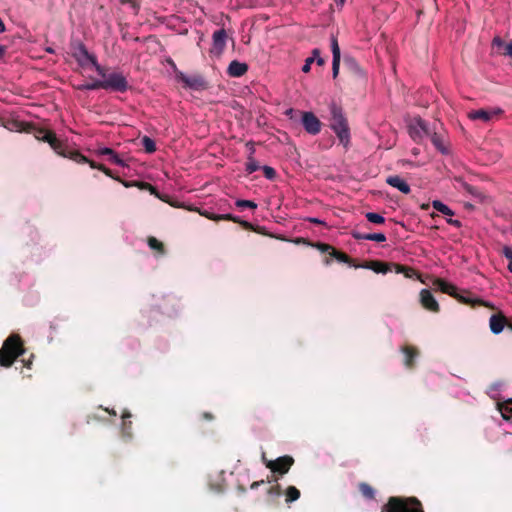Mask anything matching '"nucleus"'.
<instances>
[{"mask_svg": "<svg viewBox=\"0 0 512 512\" xmlns=\"http://www.w3.org/2000/svg\"><path fill=\"white\" fill-rule=\"evenodd\" d=\"M39 140H43L45 142H48L52 149H54L55 152H57L60 155H63L65 157H69L70 159L74 160L77 163H89L91 168L101 170L104 172L107 176L113 177L111 174V171L107 169L105 166L96 164L93 161H89L84 155L80 154L79 152H69V154H66L62 150L61 143L57 140L54 134L48 131L40 130L38 132V135L36 136Z\"/></svg>", "mask_w": 512, "mask_h": 512, "instance_id": "nucleus-1", "label": "nucleus"}, {"mask_svg": "<svg viewBox=\"0 0 512 512\" xmlns=\"http://www.w3.org/2000/svg\"><path fill=\"white\" fill-rule=\"evenodd\" d=\"M24 353L22 342L18 335L9 336L0 350V365L9 367L14 360Z\"/></svg>", "mask_w": 512, "mask_h": 512, "instance_id": "nucleus-2", "label": "nucleus"}, {"mask_svg": "<svg viewBox=\"0 0 512 512\" xmlns=\"http://www.w3.org/2000/svg\"><path fill=\"white\" fill-rule=\"evenodd\" d=\"M331 115V129L335 132L341 144H343L344 147H347L350 142V130L347 120L342 111L336 106L332 107Z\"/></svg>", "mask_w": 512, "mask_h": 512, "instance_id": "nucleus-3", "label": "nucleus"}, {"mask_svg": "<svg viewBox=\"0 0 512 512\" xmlns=\"http://www.w3.org/2000/svg\"><path fill=\"white\" fill-rule=\"evenodd\" d=\"M386 512H423V509L420 502L414 498H390L386 505Z\"/></svg>", "mask_w": 512, "mask_h": 512, "instance_id": "nucleus-4", "label": "nucleus"}, {"mask_svg": "<svg viewBox=\"0 0 512 512\" xmlns=\"http://www.w3.org/2000/svg\"><path fill=\"white\" fill-rule=\"evenodd\" d=\"M73 57L80 66L85 67L91 64L99 76H105L104 68L97 62L96 57L88 52L83 44L77 45L73 52Z\"/></svg>", "mask_w": 512, "mask_h": 512, "instance_id": "nucleus-5", "label": "nucleus"}, {"mask_svg": "<svg viewBox=\"0 0 512 512\" xmlns=\"http://www.w3.org/2000/svg\"><path fill=\"white\" fill-rule=\"evenodd\" d=\"M102 89L116 92H125L128 89V82L122 73L113 72L101 76Z\"/></svg>", "mask_w": 512, "mask_h": 512, "instance_id": "nucleus-6", "label": "nucleus"}, {"mask_svg": "<svg viewBox=\"0 0 512 512\" xmlns=\"http://www.w3.org/2000/svg\"><path fill=\"white\" fill-rule=\"evenodd\" d=\"M409 134L415 141H421L430 135V130L421 118H414L409 124Z\"/></svg>", "mask_w": 512, "mask_h": 512, "instance_id": "nucleus-7", "label": "nucleus"}, {"mask_svg": "<svg viewBox=\"0 0 512 512\" xmlns=\"http://www.w3.org/2000/svg\"><path fill=\"white\" fill-rule=\"evenodd\" d=\"M176 79L184 84L185 88L202 90L205 88V81L200 75H187L181 71L176 72Z\"/></svg>", "mask_w": 512, "mask_h": 512, "instance_id": "nucleus-8", "label": "nucleus"}, {"mask_svg": "<svg viewBox=\"0 0 512 512\" xmlns=\"http://www.w3.org/2000/svg\"><path fill=\"white\" fill-rule=\"evenodd\" d=\"M227 38L228 36L225 29L215 31L212 35V47L210 49V53L215 56L222 55L226 46Z\"/></svg>", "mask_w": 512, "mask_h": 512, "instance_id": "nucleus-9", "label": "nucleus"}, {"mask_svg": "<svg viewBox=\"0 0 512 512\" xmlns=\"http://www.w3.org/2000/svg\"><path fill=\"white\" fill-rule=\"evenodd\" d=\"M301 123L305 131L311 135H317L321 131V122L312 112H303Z\"/></svg>", "mask_w": 512, "mask_h": 512, "instance_id": "nucleus-10", "label": "nucleus"}, {"mask_svg": "<svg viewBox=\"0 0 512 512\" xmlns=\"http://www.w3.org/2000/svg\"><path fill=\"white\" fill-rule=\"evenodd\" d=\"M503 114V109L499 107H495L489 110L479 109L474 110L468 113V117L470 120H481L485 123L491 121L494 117Z\"/></svg>", "mask_w": 512, "mask_h": 512, "instance_id": "nucleus-11", "label": "nucleus"}, {"mask_svg": "<svg viewBox=\"0 0 512 512\" xmlns=\"http://www.w3.org/2000/svg\"><path fill=\"white\" fill-rule=\"evenodd\" d=\"M263 460L266 466L273 472H279L281 474L287 473L293 463V459L289 456L279 457L275 461H267L263 456Z\"/></svg>", "mask_w": 512, "mask_h": 512, "instance_id": "nucleus-12", "label": "nucleus"}, {"mask_svg": "<svg viewBox=\"0 0 512 512\" xmlns=\"http://www.w3.org/2000/svg\"><path fill=\"white\" fill-rule=\"evenodd\" d=\"M434 285L439 289L441 292L446 293L450 296L459 298L464 303H470L472 300L470 298L459 296L457 293V287L445 280L442 279H436L434 281Z\"/></svg>", "mask_w": 512, "mask_h": 512, "instance_id": "nucleus-13", "label": "nucleus"}, {"mask_svg": "<svg viewBox=\"0 0 512 512\" xmlns=\"http://www.w3.org/2000/svg\"><path fill=\"white\" fill-rule=\"evenodd\" d=\"M330 42L332 51V76L335 79L339 74L341 52L336 36L332 35Z\"/></svg>", "mask_w": 512, "mask_h": 512, "instance_id": "nucleus-14", "label": "nucleus"}, {"mask_svg": "<svg viewBox=\"0 0 512 512\" xmlns=\"http://www.w3.org/2000/svg\"><path fill=\"white\" fill-rule=\"evenodd\" d=\"M420 302L422 306L432 312H437L439 310V304L432 295V293L427 289H422L420 292Z\"/></svg>", "mask_w": 512, "mask_h": 512, "instance_id": "nucleus-15", "label": "nucleus"}, {"mask_svg": "<svg viewBox=\"0 0 512 512\" xmlns=\"http://www.w3.org/2000/svg\"><path fill=\"white\" fill-rule=\"evenodd\" d=\"M248 71V65L237 60H233L227 69V73L231 77H241Z\"/></svg>", "mask_w": 512, "mask_h": 512, "instance_id": "nucleus-16", "label": "nucleus"}, {"mask_svg": "<svg viewBox=\"0 0 512 512\" xmlns=\"http://www.w3.org/2000/svg\"><path fill=\"white\" fill-rule=\"evenodd\" d=\"M351 234L356 240H369L375 242L386 241V235L384 233H360L358 231H352Z\"/></svg>", "mask_w": 512, "mask_h": 512, "instance_id": "nucleus-17", "label": "nucleus"}, {"mask_svg": "<svg viewBox=\"0 0 512 512\" xmlns=\"http://www.w3.org/2000/svg\"><path fill=\"white\" fill-rule=\"evenodd\" d=\"M386 182L398 189L400 192L404 193V194H408L410 192V186L408 185V183L402 179L400 176H389L387 179H386Z\"/></svg>", "mask_w": 512, "mask_h": 512, "instance_id": "nucleus-18", "label": "nucleus"}, {"mask_svg": "<svg viewBox=\"0 0 512 512\" xmlns=\"http://www.w3.org/2000/svg\"><path fill=\"white\" fill-rule=\"evenodd\" d=\"M96 155L102 156L107 155L111 162L119 166H125V162L111 149L108 147L99 148L95 151Z\"/></svg>", "mask_w": 512, "mask_h": 512, "instance_id": "nucleus-19", "label": "nucleus"}, {"mask_svg": "<svg viewBox=\"0 0 512 512\" xmlns=\"http://www.w3.org/2000/svg\"><path fill=\"white\" fill-rule=\"evenodd\" d=\"M497 407L503 419L512 420V399H507L504 402H497Z\"/></svg>", "mask_w": 512, "mask_h": 512, "instance_id": "nucleus-20", "label": "nucleus"}, {"mask_svg": "<svg viewBox=\"0 0 512 512\" xmlns=\"http://www.w3.org/2000/svg\"><path fill=\"white\" fill-rule=\"evenodd\" d=\"M199 213L202 216H205L208 219L215 220V221H217V220H231V221L236 222V223L240 222L238 217H235V216H233L231 214L216 215V214L208 212L207 210L200 211Z\"/></svg>", "mask_w": 512, "mask_h": 512, "instance_id": "nucleus-21", "label": "nucleus"}, {"mask_svg": "<svg viewBox=\"0 0 512 512\" xmlns=\"http://www.w3.org/2000/svg\"><path fill=\"white\" fill-rule=\"evenodd\" d=\"M489 325L492 333L500 334L504 329V319L493 315L490 317Z\"/></svg>", "mask_w": 512, "mask_h": 512, "instance_id": "nucleus-22", "label": "nucleus"}, {"mask_svg": "<svg viewBox=\"0 0 512 512\" xmlns=\"http://www.w3.org/2000/svg\"><path fill=\"white\" fill-rule=\"evenodd\" d=\"M432 206L435 210L446 216H453L454 212L444 203L439 200H434Z\"/></svg>", "mask_w": 512, "mask_h": 512, "instance_id": "nucleus-23", "label": "nucleus"}, {"mask_svg": "<svg viewBox=\"0 0 512 512\" xmlns=\"http://www.w3.org/2000/svg\"><path fill=\"white\" fill-rule=\"evenodd\" d=\"M78 90H98L102 89L101 79L92 82L83 83L77 86Z\"/></svg>", "mask_w": 512, "mask_h": 512, "instance_id": "nucleus-24", "label": "nucleus"}, {"mask_svg": "<svg viewBox=\"0 0 512 512\" xmlns=\"http://www.w3.org/2000/svg\"><path fill=\"white\" fill-rule=\"evenodd\" d=\"M365 268L372 269L376 273L386 274L389 271L387 265L380 262H371L369 265H365Z\"/></svg>", "mask_w": 512, "mask_h": 512, "instance_id": "nucleus-25", "label": "nucleus"}, {"mask_svg": "<svg viewBox=\"0 0 512 512\" xmlns=\"http://www.w3.org/2000/svg\"><path fill=\"white\" fill-rule=\"evenodd\" d=\"M142 146L147 153H153L156 151V144L153 139L148 136H144L141 140Z\"/></svg>", "mask_w": 512, "mask_h": 512, "instance_id": "nucleus-26", "label": "nucleus"}, {"mask_svg": "<svg viewBox=\"0 0 512 512\" xmlns=\"http://www.w3.org/2000/svg\"><path fill=\"white\" fill-rule=\"evenodd\" d=\"M300 497V491L294 487L289 486L286 491V502H293L299 499Z\"/></svg>", "mask_w": 512, "mask_h": 512, "instance_id": "nucleus-27", "label": "nucleus"}, {"mask_svg": "<svg viewBox=\"0 0 512 512\" xmlns=\"http://www.w3.org/2000/svg\"><path fill=\"white\" fill-rule=\"evenodd\" d=\"M429 136H431V141L432 143L434 144V146L443 154L447 153V149L445 148V146L443 145V141L441 139V137L439 135H437L436 133H433V134H430Z\"/></svg>", "mask_w": 512, "mask_h": 512, "instance_id": "nucleus-28", "label": "nucleus"}, {"mask_svg": "<svg viewBox=\"0 0 512 512\" xmlns=\"http://www.w3.org/2000/svg\"><path fill=\"white\" fill-rule=\"evenodd\" d=\"M365 217L370 223L373 224H383L385 222V218L378 213L367 212Z\"/></svg>", "mask_w": 512, "mask_h": 512, "instance_id": "nucleus-29", "label": "nucleus"}, {"mask_svg": "<svg viewBox=\"0 0 512 512\" xmlns=\"http://www.w3.org/2000/svg\"><path fill=\"white\" fill-rule=\"evenodd\" d=\"M402 351L405 354V365L410 366L412 358L417 356V352L411 347H403Z\"/></svg>", "mask_w": 512, "mask_h": 512, "instance_id": "nucleus-30", "label": "nucleus"}, {"mask_svg": "<svg viewBox=\"0 0 512 512\" xmlns=\"http://www.w3.org/2000/svg\"><path fill=\"white\" fill-rule=\"evenodd\" d=\"M260 169L258 162L252 156H248L246 163V171L251 174Z\"/></svg>", "mask_w": 512, "mask_h": 512, "instance_id": "nucleus-31", "label": "nucleus"}, {"mask_svg": "<svg viewBox=\"0 0 512 512\" xmlns=\"http://www.w3.org/2000/svg\"><path fill=\"white\" fill-rule=\"evenodd\" d=\"M235 205L238 207V208H251V209H255L257 208V204L253 201H250V200H237L235 202Z\"/></svg>", "mask_w": 512, "mask_h": 512, "instance_id": "nucleus-32", "label": "nucleus"}, {"mask_svg": "<svg viewBox=\"0 0 512 512\" xmlns=\"http://www.w3.org/2000/svg\"><path fill=\"white\" fill-rule=\"evenodd\" d=\"M503 255L509 260L507 269L510 273H512V248L509 246H504L502 249Z\"/></svg>", "mask_w": 512, "mask_h": 512, "instance_id": "nucleus-33", "label": "nucleus"}, {"mask_svg": "<svg viewBox=\"0 0 512 512\" xmlns=\"http://www.w3.org/2000/svg\"><path fill=\"white\" fill-rule=\"evenodd\" d=\"M360 491L362 492V494L366 497V498H373L374 496V490L366 483H361L360 486Z\"/></svg>", "mask_w": 512, "mask_h": 512, "instance_id": "nucleus-34", "label": "nucleus"}, {"mask_svg": "<svg viewBox=\"0 0 512 512\" xmlns=\"http://www.w3.org/2000/svg\"><path fill=\"white\" fill-rule=\"evenodd\" d=\"M262 170H263L264 176L267 179L272 180V179L275 178L276 172H275V170L272 167L265 165V166L262 167Z\"/></svg>", "mask_w": 512, "mask_h": 512, "instance_id": "nucleus-35", "label": "nucleus"}, {"mask_svg": "<svg viewBox=\"0 0 512 512\" xmlns=\"http://www.w3.org/2000/svg\"><path fill=\"white\" fill-rule=\"evenodd\" d=\"M148 245L151 249H155V250H159L161 251L162 250V243L159 242L156 238L154 237H151L149 238L148 240Z\"/></svg>", "mask_w": 512, "mask_h": 512, "instance_id": "nucleus-36", "label": "nucleus"}, {"mask_svg": "<svg viewBox=\"0 0 512 512\" xmlns=\"http://www.w3.org/2000/svg\"><path fill=\"white\" fill-rule=\"evenodd\" d=\"M331 256L335 257L340 262L348 261V257L345 254L340 253V252L336 251L335 249H332Z\"/></svg>", "mask_w": 512, "mask_h": 512, "instance_id": "nucleus-37", "label": "nucleus"}, {"mask_svg": "<svg viewBox=\"0 0 512 512\" xmlns=\"http://www.w3.org/2000/svg\"><path fill=\"white\" fill-rule=\"evenodd\" d=\"M311 57H314V61H316L319 66H322L324 64V59L320 56L319 49H317V48L314 49L312 51V56Z\"/></svg>", "mask_w": 512, "mask_h": 512, "instance_id": "nucleus-38", "label": "nucleus"}, {"mask_svg": "<svg viewBox=\"0 0 512 512\" xmlns=\"http://www.w3.org/2000/svg\"><path fill=\"white\" fill-rule=\"evenodd\" d=\"M397 273H404L406 277L411 278L415 275V272L412 269H405L403 266H397Z\"/></svg>", "mask_w": 512, "mask_h": 512, "instance_id": "nucleus-39", "label": "nucleus"}, {"mask_svg": "<svg viewBox=\"0 0 512 512\" xmlns=\"http://www.w3.org/2000/svg\"><path fill=\"white\" fill-rule=\"evenodd\" d=\"M314 62V57H308L306 60H305V63L302 67V71L304 73H308L311 69V65L312 63Z\"/></svg>", "mask_w": 512, "mask_h": 512, "instance_id": "nucleus-40", "label": "nucleus"}, {"mask_svg": "<svg viewBox=\"0 0 512 512\" xmlns=\"http://www.w3.org/2000/svg\"><path fill=\"white\" fill-rule=\"evenodd\" d=\"M315 247H317L321 252L332 251L333 249L330 245L323 243H317Z\"/></svg>", "mask_w": 512, "mask_h": 512, "instance_id": "nucleus-41", "label": "nucleus"}, {"mask_svg": "<svg viewBox=\"0 0 512 512\" xmlns=\"http://www.w3.org/2000/svg\"><path fill=\"white\" fill-rule=\"evenodd\" d=\"M285 115L292 120L295 118L296 111L293 108H289L285 111Z\"/></svg>", "mask_w": 512, "mask_h": 512, "instance_id": "nucleus-42", "label": "nucleus"}, {"mask_svg": "<svg viewBox=\"0 0 512 512\" xmlns=\"http://www.w3.org/2000/svg\"><path fill=\"white\" fill-rule=\"evenodd\" d=\"M246 147L249 150V156L253 157V154L255 153L254 143L253 142H247Z\"/></svg>", "mask_w": 512, "mask_h": 512, "instance_id": "nucleus-43", "label": "nucleus"}, {"mask_svg": "<svg viewBox=\"0 0 512 512\" xmlns=\"http://www.w3.org/2000/svg\"><path fill=\"white\" fill-rule=\"evenodd\" d=\"M458 181H459V182H461V184L463 185V187H464V188H465L469 193L474 194V189H473L470 185H468V184H466V183L462 182L461 180H458Z\"/></svg>", "mask_w": 512, "mask_h": 512, "instance_id": "nucleus-44", "label": "nucleus"}, {"mask_svg": "<svg viewBox=\"0 0 512 512\" xmlns=\"http://www.w3.org/2000/svg\"><path fill=\"white\" fill-rule=\"evenodd\" d=\"M497 391H498V385L493 386L489 392L490 396L493 398H496Z\"/></svg>", "mask_w": 512, "mask_h": 512, "instance_id": "nucleus-45", "label": "nucleus"}, {"mask_svg": "<svg viewBox=\"0 0 512 512\" xmlns=\"http://www.w3.org/2000/svg\"><path fill=\"white\" fill-rule=\"evenodd\" d=\"M506 53L512 57V41L506 45Z\"/></svg>", "mask_w": 512, "mask_h": 512, "instance_id": "nucleus-46", "label": "nucleus"}, {"mask_svg": "<svg viewBox=\"0 0 512 512\" xmlns=\"http://www.w3.org/2000/svg\"><path fill=\"white\" fill-rule=\"evenodd\" d=\"M6 52V47L0 44V59L4 57Z\"/></svg>", "mask_w": 512, "mask_h": 512, "instance_id": "nucleus-47", "label": "nucleus"}, {"mask_svg": "<svg viewBox=\"0 0 512 512\" xmlns=\"http://www.w3.org/2000/svg\"><path fill=\"white\" fill-rule=\"evenodd\" d=\"M309 221L316 224H322L323 221L318 218H309Z\"/></svg>", "mask_w": 512, "mask_h": 512, "instance_id": "nucleus-48", "label": "nucleus"}, {"mask_svg": "<svg viewBox=\"0 0 512 512\" xmlns=\"http://www.w3.org/2000/svg\"><path fill=\"white\" fill-rule=\"evenodd\" d=\"M6 28H5V24L4 22L2 21V19L0 18V33H3L5 32Z\"/></svg>", "mask_w": 512, "mask_h": 512, "instance_id": "nucleus-49", "label": "nucleus"}, {"mask_svg": "<svg viewBox=\"0 0 512 512\" xmlns=\"http://www.w3.org/2000/svg\"><path fill=\"white\" fill-rule=\"evenodd\" d=\"M335 2L338 6L342 7L345 4L346 0H335Z\"/></svg>", "mask_w": 512, "mask_h": 512, "instance_id": "nucleus-50", "label": "nucleus"}, {"mask_svg": "<svg viewBox=\"0 0 512 512\" xmlns=\"http://www.w3.org/2000/svg\"><path fill=\"white\" fill-rule=\"evenodd\" d=\"M451 224H454L456 226H459L460 225V222L458 220H451L449 221Z\"/></svg>", "mask_w": 512, "mask_h": 512, "instance_id": "nucleus-51", "label": "nucleus"}, {"mask_svg": "<svg viewBox=\"0 0 512 512\" xmlns=\"http://www.w3.org/2000/svg\"><path fill=\"white\" fill-rule=\"evenodd\" d=\"M493 43H494V44H497V45H500V44H501V40H500L499 38H495V39L493 40Z\"/></svg>", "mask_w": 512, "mask_h": 512, "instance_id": "nucleus-52", "label": "nucleus"}, {"mask_svg": "<svg viewBox=\"0 0 512 512\" xmlns=\"http://www.w3.org/2000/svg\"><path fill=\"white\" fill-rule=\"evenodd\" d=\"M119 1H120V3H122V4H126V3H130V2H132V0H119Z\"/></svg>", "mask_w": 512, "mask_h": 512, "instance_id": "nucleus-53", "label": "nucleus"}, {"mask_svg": "<svg viewBox=\"0 0 512 512\" xmlns=\"http://www.w3.org/2000/svg\"><path fill=\"white\" fill-rule=\"evenodd\" d=\"M258 485H259V483H258V482H255V483H253V484L251 485V488H252V489H254V488H256Z\"/></svg>", "mask_w": 512, "mask_h": 512, "instance_id": "nucleus-54", "label": "nucleus"}, {"mask_svg": "<svg viewBox=\"0 0 512 512\" xmlns=\"http://www.w3.org/2000/svg\"><path fill=\"white\" fill-rule=\"evenodd\" d=\"M124 184L125 187H129L130 184L128 182H122Z\"/></svg>", "mask_w": 512, "mask_h": 512, "instance_id": "nucleus-55", "label": "nucleus"}, {"mask_svg": "<svg viewBox=\"0 0 512 512\" xmlns=\"http://www.w3.org/2000/svg\"><path fill=\"white\" fill-rule=\"evenodd\" d=\"M346 61H350L351 63H354V61L351 58H345Z\"/></svg>", "mask_w": 512, "mask_h": 512, "instance_id": "nucleus-56", "label": "nucleus"}, {"mask_svg": "<svg viewBox=\"0 0 512 512\" xmlns=\"http://www.w3.org/2000/svg\"><path fill=\"white\" fill-rule=\"evenodd\" d=\"M130 416H131V415H130L129 413H127V414H124V415H123V418H126V417H128V418H129Z\"/></svg>", "mask_w": 512, "mask_h": 512, "instance_id": "nucleus-57", "label": "nucleus"}]
</instances>
